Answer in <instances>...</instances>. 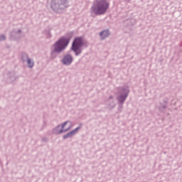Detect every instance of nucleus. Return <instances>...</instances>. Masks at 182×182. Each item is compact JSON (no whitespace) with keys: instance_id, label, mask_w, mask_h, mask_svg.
Listing matches in <instances>:
<instances>
[{"instance_id":"15","label":"nucleus","mask_w":182,"mask_h":182,"mask_svg":"<svg viewBox=\"0 0 182 182\" xmlns=\"http://www.w3.org/2000/svg\"><path fill=\"white\" fill-rule=\"evenodd\" d=\"M109 102H110L108 105L109 109H114V107H116V104H114V100H111Z\"/></svg>"},{"instance_id":"3","label":"nucleus","mask_w":182,"mask_h":182,"mask_svg":"<svg viewBox=\"0 0 182 182\" xmlns=\"http://www.w3.org/2000/svg\"><path fill=\"white\" fill-rule=\"evenodd\" d=\"M117 93L118 96L117 97V99L119 103L117 110L118 113H122V112H123V105L124 102H126V99H127L129 93H130V90H129L128 87H119L118 88Z\"/></svg>"},{"instance_id":"8","label":"nucleus","mask_w":182,"mask_h":182,"mask_svg":"<svg viewBox=\"0 0 182 182\" xmlns=\"http://www.w3.org/2000/svg\"><path fill=\"white\" fill-rule=\"evenodd\" d=\"M99 35L101 41H105V39L110 36V31L109 29L103 30Z\"/></svg>"},{"instance_id":"6","label":"nucleus","mask_w":182,"mask_h":182,"mask_svg":"<svg viewBox=\"0 0 182 182\" xmlns=\"http://www.w3.org/2000/svg\"><path fill=\"white\" fill-rule=\"evenodd\" d=\"M82 48H83V46H75L72 45L70 48V50L74 52L75 56H79L82 52Z\"/></svg>"},{"instance_id":"5","label":"nucleus","mask_w":182,"mask_h":182,"mask_svg":"<svg viewBox=\"0 0 182 182\" xmlns=\"http://www.w3.org/2000/svg\"><path fill=\"white\" fill-rule=\"evenodd\" d=\"M60 62L64 66H70L73 63V55L70 53H66L63 56Z\"/></svg>"},{"instance_id":"26","label":"nucleus","mask_w":182,"mask_h":182,"mask_svg":"<svg viewBox=\"0 0 182 182\" xmlns=\"http://www.w3.org/2000/svg\"><path fill=\"white\" fill-rule=\"evenodd\" d=\"M131 21H133V19H131Z\"/></svg>"},{"instance_id":"12","label":"nucleus","mask_w":182,"mask_h":182,"mask_svg":"<svg viewBox=\"0 0 182 182\" xmlns=\"http://www.w3.org/2000/svg\"><path fill=\"white\" fill-rule=\"evenodd\" d=\"M21 58L23 62H26V60L29 59V56L28 55V53L25 52L21 53Z\"/></svg>"},{"instance_id":"23","label":"nucleus","mask_w":182,"mask_h":182,"mask_svg":"<svg viewBox=\"0 0 182 182\" xmlns=\"http://www.w3.org/2000/svg\"><path fill=\"white\" fill-rule=\"evenodd\" d=\"M48 35L49 38H50V36H52V34H50V31L48 32Z\"/></svg>"},{"instance_id":"9","label":"nucleus","mask_w":182,"mask_h":182,"mask_svg":"<svg viewBox=\"0 0 182 182\" xmlns=\"http://www.w3.org/2000/svg\"><path fill=\"white\" fill-rule=\"evenodd\" d=\"M9 77H8V82L9 83H12L14 82H15V80H16V79H18V76H16V74H15V73L12 72V73H9Z\"/></svg>"},{"instance_id":"2","label":"nucleus","mask_w":182,"mask_h":182,"mask_svg":"<svg viewBox=\"0 0 182 182\" xmlns=\"http://www.w3.org/2000/svg\"><path fill=\"white\" fill-rule=\"evenodd\" d=\"M110 3L107 0H95L93 5L91 6V11L95 15H105L107 12Z\"/></svg>"},{"instance_id":"14","label":"nucleus","mask_w":182,"mask_h":182,"mask_svg":"<svg viewBox=\"0 0 182 182\" xmlns=\"http://www.w3.org/2000/svg\"><path fill=\"white\" fill-rule=\"evenodd\" d=\"M27 66L28 68H32L33 66L35 65V63L31 60V58H28L27 60Z\"/></svg>"},{"instance_id":"13","label":"nucleus","mask_w":182,"mask_h":182,"mask_svg":"<svg viewBox=\"0 0 182 182\" xmlns=\"http://www.w3.org/2000/svg\"><path fill=\"white\" fill-rule=\"evenodd\" d=\"M73 133L71 132L67 133L66 134H65L63 136V139H64V140H66V139H71V137H73Z\"/></svg>"},{"instance_id":"21","label":"nucleus","mask_w":182,"mask_h":182,"mask_svg":"<svg viewBox=\"0 0 182 182\" xmlns=\"http://www.w3.org/2000/svg\"><path fill=\"white\" fill-rule=\"evenodd\" d=\"M72 123L70 124V126L69 127V128H67V132H69V130H70L72 129Z\"/></svg>"},{"instance_id":"7","label":"nucleus","mask_w":182,"mask_h":182,"mask_svg":"<svg viewBox=\"0 0 182 182\" xmlns=\"http://www.w3.org/2000/svg\"><path fill=\"white\" fill-rule=\"evenodd\" d=\"M72 45H74L75 46H85L83 37H75L73 41Z\"/></svg>"},{"instance_id":"17","label":"nucleus","mask_w":182,"mask_h":182,"mask_svg":"<svg viewBox=\"0 0 182 182\" xmlns=\"http://www.w3.org/2000/svg\"><path fill=\"white\" fill-rule=\"evenodd\" d=\"M68 123H72L70 122V121H65L64 123L59 124L58 126H60V128L63 130V129H65V126H66V124H68Z\"/></svg>"},{"instance_id":"18","label":"nucleus","mask_w":182,"mask_h":182,"mask_svg":"<svg viewBox=\"0 0 182 182\" xmlns=\"http://www.w3.org/2000/svg\"><path fill=\"white\" fill-rule=\"evenodd\" d=\"M41 141H42L43 143H46V142L49 141V139H48V137H43V138L41 139Z\"/></svg>"},{"instance_id":"4","label":"nucleus","mask_w":182,"mask_h":182,"mask_svg":"<svg viewBox=\"0 0 182 182\" xmlns=\"http://www.w3.org/2000/svg\"><path fill=\"white\" fill-rule=\"evenodd\" d=\"M68 0H51L50 9L56 14H62L69 6Z\"/></svg>"},{"instance_id":"22","label":"nucleus","mask_w":182,"mask_h":182,"mask_svg":"<svg viewBox=\"0 0 182 182\" xmlns=\"http://www.w3.org/2000/svg\"><path fill=\"white\" fill-rule=\"evenodd\" d=\"M109 102H110V100L111 101L113 100V95H111L109 97Z\"/></svg>"},{"instance_id":"20","label":"nucleus","mask_w":182,"mask_h":182,"mask_svg":"<svg viewBox=\"0 0 182 182\" xmlns=\"http://www.w3.org/2000/svg\"><path fill=\"white\" fill-rule=\"evenodd\" d=\"M15 33L16 34L22 33V31L21 29H19V30H18V31H15Z\"/></svg>"},{"instance_id":"24","label":"nucleus","mask_w":182,"mask_h":182,"mask_svg":"<svg viewBox=\"0 0 182 182\" xmlns=\"http://www.w3.org/2000/svg\"><path fill=\"white\" fill-rule=\"evenodd\" d=\"M164 104H163L162 102H160V106L161 107H162V106H164Z\"/></svg>"},{"instance_id":"25","label":"nucleus","mask_w":182,"mask_h":182,"mask_svg":"<svg viewBox=\"0 0 182 182\" xmlns=\"http://www.w3.org/2000/svg\"><path fill=\"white\" fill-rule=\"evenodd\" d=\"M66 132H68L67 129H63V133H66Z\"/></svg>"},{"instance_id":"10","label":"nucleus","mask_w":182,"mask_h":182,"mask_svg":"<svg viewBox=\"0 0 182 182\" xmlns=\"http://www.w3.org/2000/svg\"><path fill=\"white\" fill-rule=\"evenodd\" d=\"M163 102H164V105L159 107V112H161V113L164 112V110L167 109V105H168V99L166 98L164 100Z\"/></svg>"},{"instance_id":"19","label":"nucleus","mask_w":182,"mask_h":182,"mask_svg":"<svg viewBox=\"0 0 182 182\" xmlns=\"http://www.w3.org/2000/svg\"><path fill=\"white\" fill-rule=\"evenodd\" d=\"M6 39V36L5 35L2 34L0 36V41H4Z\"/></svg>"},{"instance_id":"1","label":"nucleus","mask_w":182,"mask_h":182,"mask_svg":"<svg viewBox=\"0 0 182 182\" xmlns=\"http://www.w3.org/2000/svg\"><path fill=\"white\" fill-rule=\"evenodd\" d=\"M70 39H72V36L70 37H61L53 45V48H50V58L51 60H55L56 58L60 55V53H63L65 50H66V48H68Z\"/></svg>"},{"instance_id":"16","label":"nucleus","mask_w":182,"mask_h":182,"mask_svg":"<svg viewBox=\"0 0 182 182\" xmlns=\"http://www.w3.org/2000/svg\"><path fill=\"white\" fill-rule=\"evenodd\" d=\"M80 129H82V124H80L79 127H77L75 129L72 130L71 132L75 136V134H76V133H77V132H79V130H80Z\"/></svg>"},{"instance_id":"11","label":"nucleus","mask_w":182,"mask_h":182,"mask_svg":"<svg viewBox=\"0 0 182 182\" xmlns=\"http://www.w3.org/2000/svg\"><path fill=\"white\" fill-rule=\"evenodd\" d=\"M53 134H62L63 129L60 127V125H58L53 129Z\"/></svg>"}]
</instances>
